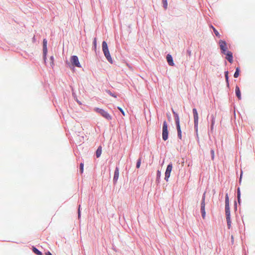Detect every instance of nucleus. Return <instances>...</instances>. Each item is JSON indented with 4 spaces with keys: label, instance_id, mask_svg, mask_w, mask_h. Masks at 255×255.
I'll list each match as a JSON object with an SVG mask.
<instances>
[{
    "label": "nucleus",
    "instance_id": "5",
    "mask_svg": "<svg viewBox=\"0 0 255 255\" xmlns=\"http://www.w3.org/2000/svg\"><path fill=\"white\" fill-rule=\"evenodd\" d=\"M225 212H226V219L227 222V225L230 228L231 224V218H230V207L229 206H225Z\"/></svg>",
    "mask_w": 255,
    "mask_h": 255
},
{
    "label": "nucleus",
    "instance_id": "6",
    "mask_svg": "<svg viewBox=\"0 0 255 255\" xmlns=\"http://www.w3.org/2000/svg\"><path fill=\"white\" fill-rule=\"evenodd\" d=\"M219 44L220 49L222 50V52L223 54H226V53L227 52V46L226 42L224 40H221L219 41Z\"/></svg>",
    "mask_w": 255,
    "mask_h": 255
},
{
    "label": "nucleus",
    "instance_id": "12",
    "mask_svg": "<svg viewBox=\"0 0 255 255\" xmlns=\"http://www.w3.org/2000/svg\"><path fill=\"white\" fill-rule=\"evenodd\" d=\"M119 176V170L118 167H116L114 172V176L113 178V180L114 183H116L118 180Z\"/></svg>",
    "mask_w": 255,
    "mask_h": 255
},
{
    "label": "nucleus",
    "instance_id": "17",
    "mask_svg": "<svg viewBox=\"0 0 255 255\" xmlns=\"http://www.w3.org/2000/svg\"><path fill=\"white\" fill-rule=\"evenodd\" d=\"M32 251L33 252L37 255H42V253L38 251L36 248L33 247L32 248Z\"/></svg>",
    "mask_w": 255,
    "mask_h": 255
},
{
    "label": "nucleus",
    "instance_id": "2",
    "mask_svg": "<svg viewBox=\"0 0 255 255\" xmlns=\"http://www.w3.org/2000/svg\"><path fill=\"white\" fill-rule=\"evenodd\" d=\"M162 136L164 141L166 140L168 137V126L165 121L163 123Z\"/></svg>",
    "mask_w": 255,
    "mask_h": 255
},
{
    "label": "nucleus",
    "instance_id": "15",
    "mask_svg": "<svg viewBox=\"0 0 255 255\" xmlns=\"http://www.w3.org/2000/svg\"><path fill=\"white\" fill-rule=\"evenodd\" d=\"M201 211L203 218L205 219L206 216L205 206H201Z\"/></svg>",
    "mask_w": 255,
    "mask_h": 255
},
{
    "label": "nucleus",
    "instance_id": "38",
    "mask_svg": "<svg viewBox=\"0 0 255 255\" xmlns=\"http://www.w3.org/2000/svg\"><path fill=\"white\" fill-rule=\"evenodd\" d=\"M213 27H213V26H211V28H213Z\"/></svg>",
    "mask_w": 255,
    "mask_h": 255
},
{
    "label": "nucleus",
    "instance_id": "18",
    "mask_svg": "<svg viewBox=\"0 0 255 255\" xmlns=\"http://www.w3.org/2000/svg\"><path fill=\"white\" fill-rule=\"evenodd\" d=\"M240 72V68L239 67H237L236 69V72L234 75L235 78H238L239 76Z\"/></svg>",
    "mask_w": 255,
    "mask_h": 255
},
{
    "label": "nucleus",
    "instance_id": "7",
    "mask_svg": "<svg viewBox=\"0 0 255 255\" xmlns=\"http://www.w3.org/2000/svg\"><path fill=\"white\" fill-rule=\"evenodd\" d=\"M172 165L171 163V164H169V165H168L166 170V171H165V180H166L167 181H168V178L170 177V173L172 171Z\"/></svg>",
    "mask_w": 255,
    "mask_h": 255
},
{
    "label": "nucleus",
    "instance_id": "27",
    "mask_svg": "<svg viewBox=\"0 0 255 255\" xmlns=\"http://www.w3.org/2000/svg\"><path fill=\"white\" fill-rule=\"evenodd\" d=\"M225 78H226V80L227 82H228V71H226L225 72Z\"/></svg>",
    "mask_w": 255,
    "mask_h": 255
},
{
    "label": "nucleus",
    "instance_id": "1",
    "mask_svg": "<svg viewBox=\"0 0 255 255\" xmlns=\"http://www.w3.org/2000/svg\"><path fill=\"white\" fill-rule=\"evenodd\" d=\"M102 49L104 55L108 61L111 63H113V60L110 55V53L108 47V45L106 41H103L102 43Z\"/></svg>",
    "mask_w": 255,
    "mask_h": 255
},
{
    "label": "nucleus",
    "instance_id": "8",
    "mask_svg": "<svg viewBox=\"0 0 255 255\" xmlns=\"http://www.w3.org/2000/svg\"><path fill=\"white\" fill-rule=\"evenodd\" d=\"M193 113L194 117V126L195 128H197L198 125V114L197 111L196 109H193Z\"/></svg>",
    "mask_w": 255,
    "mask_h": 255
},
{
    "label": "nucleus",
    "instance_id": "14",
    "mask_svg": "<svg viewBox=\"0 0 255 255\" xmlns=\"http://www.w3.org/2000/svg\"><path fill=\"white\" fill-rule=\"evenodd\" d=\"M235 92H236V96L238 97V98L239 99V100H241V91L240 90V88L238 86H236V87Z\"/></svg>",
    "mask_w": 255,
    "mask_h": 255
},
{
    "label": "nucleus",
    "instance_id": "29",
    "mask_svg": "<svg viewBox=\"0 0 255 255\" xmlns=\"http://www.w3.org/2000/svg\"><path fill=\"white\" fill-rule=\"evenodd\" d=\"M241 196V192L240 190V188L238 189V197Z\"/></svg>",
    "mask_w": 255,
    "mask_h": 255
},
{
    "label": "nucleus",
    "instance_id": "16",
    "mask_svg": "<svg viewBox=\"0 0 255 255\" xmlns=\"http://www.w3.org/2000/svg\"><path fill=\"white\" fill-rule=\"evenodd\" d=\"M102 154V147L100 146H99L97 151H96V156L97 157H99Z\"/></svg>",
    "mask_w": 255,
    "mask_h": 255
},
{
    "label": "nucleus",
    "instance_id": "32",
    "mask_svg": "<svg viewBox=\"0 0 255 255\" xmlns=\"http://www.w3.org/2000/svg\"><path fill=\"white\" fill-rule=\"evenodd\" d=\"M46 255H52V254L49 252H48L46 253Z\"/></svg>",
    "mask_w": 255,
    "mask_h": 255
},
{
    "label": "nucleus",
    "instance_id": "23",
    "mask_svg": "<svg viewBox=\"0 0 255 255\" xmlns=\"http://www.w3.org/2000/svg\"><path fill=\"white\" fill-rule=\"evenodd\" d=\"M140 164H141V159L139 158L137 160V163H136V168H139L140 167Z\"/></svg>",
    "mask_w": 255,
    "mask_h": 255
},
{
    "label": "nucleus",
    "instance_id": "26",
    "mask_svg": "<svg viewBox=\"0 0 255 255\" xmlns=\"http://www.w3.org/2000/svg\"><path fill=\"white\" fill-rule=\"evenodd\" d=\"M118 109L120 111V112L122 113L123 116H125V112L121 107H118Z\"/></svg>",
    "mask_w": 255,
    "mask_h": 255
},
{
    "label": "nucleus",
    "instance_id": "4",
    "mask_svg": "<svg viewBox=\"0 0 255 255\" xmlns=\"http://www.w3.org/2000/svg\"><path fill=\"white\" fill-rule=\"evenodd\" d=\"M175 123H176V127H177L178 136L180 139H181V138H182L181 129L180 126L179 118L177 114H176V116L175 117Z\"/></svg>",
    "mask_w": 255,
    "mask_h": 255
},
{
    "label": "nucleus",
    "instance_id": "9",
    "mask_svg": "<svg viewBox=\"0 0 255 255\" xmlns=\"http://www.w3.org/2000/svg\"><path fill=\"white\" fill-rule=\"evenodd\" d=\"M47 41L46 39H44L43 40V58L44 61H45L46 58V54L47 53Z\"/></svg>",
    "mask_w": 255,
    "mask_h": 255
},
{
    "label": "nucleus",
    "instance_id": "19",
    "mask_svg": "<svg viewBox=\"0 0 255 255\" xmlns=\"http://www.w3.org/2000/svg\"><path fill=\"white\" fill-rule=\"evenodd\" d=\"M205 195L206 192H204L203 195L201 206H205Z\"/></svg>",
    "mask_w": 255,
    "mask_h": 255
},
{
    "label": "nucleus",
    "instance_id": "34",
    "mask_svg": "<svg viewBox=\"0 0 255 255\" xmlns=\"http://www.w3.org/2000/svg\"><path fill=\"white\" fill-rule=\"evenodd\" d=\"M51 59L52 60H53V57L52 56V57H51Z\"/></svg>",
    "mask_w": 255,
    "mask_h": 255
},
{
    "label": "nucleus",
    "instance_id": "20",
    "mask_svg": "<svg viewBox=\"0 0 255 255\" xmlns=\"http://www.w3.org/2000/svg\"><path fill=\"white\" fill-rule=\"evenodd\" d=\"M227 205L228 206H229V201L228 194H226L225 198V206H227Z\"/></svg>",
    "mask_w": 255,
    "mask_h": 255
},
{
    "label": "nucleus",
    "instance_id": "21",
    "mask_svg": "<svg viewBox=\"0 0 255 255\" xmlns=\"http://www.w3.org/2000/svg\"><path fill=\"white\" fill-rule=\"evenodd\" d=\"M212 124H211V130H212L213 129V127H214V125L215 122V117L213 115L212 116Z\"/></svg>",
    "mask_w": 255,
    "mask_h": 255
},
{
    "label": "nucleus",
    "instance_id": "35",
    "mask_svg": "<svg viewBox=\"0 0 255 255\" xmlns=\"http://www.w3.org/2000/svg\"><path fill=\"white\" fill-rule=\"evenodd\" d=\"M242 174H241V175H240V179H241L242 178Z\"/></svg>",
    "mask_w": 255,
    "mask_h": 255
},
{
    "label": "nucleus",
    "instance_id": "10",
    "mask_svg": "<svg viewBox=\"0 0 255 255\" xmlns=\"http://www.w3.org/2000/svg\"><path fill=\"white\" fill-rule=\"evenodd\" d=\"M71 62L73 65L76 67H80L81 65L79 61L78 58L76 56H72L71 58Z\"/></svg>",
    "mask_w": 255,
    "mask_h": 255
},
{
    "label": "nucleus",
    "instance_id": "33",
    "mask_svg": "<svg viewBox=\"0 0 255 255\" xmlns=\"http://www.w3.org/2000/svg\"><path fill=\"white\" fill-rule=\"evenodd\" d=\"M94 43H95V44H96V38L94 39Z\"/></svg>",
    "mask_w": 255,
    "mask_h": 255
},
{
    "label": "nucleus",
    "instance_id": "25",
    "mask_svg": "<svg viewBox=\"0 0 255 255\" xmlns=\"http://www.w3.org/2000/svg\"><path fill=\"white\" fill-rule=\"evenodd\" d=\"M80 172H81V173H83V169H84V164H83V163H81L80 164Z\"/></svg>",
    "mask_w": 255,
    "mask_h": 255
},
{
    "label": "nucleus",
    "instance_id": "30",
    "mask_svg": "<svg viewBox=\"0 0 255 255\" xmlns=\"http://www.w3.org/2000/svg\"><path fill=\"white\" fill-rule=\"evenodd\" d=\"M80 205H79V209H78V217L79 218H80Z\"/></svg>",
    "mask_w": 255,
    "mask_h": 255
},
{
    "label": "nucleus",
    "instance_id": "3",
    "mask_svg": "<svg viewBox=\"0 0 255 255\" xmlns=\"http://www.w3.org/2000/svg\"><path fill=\"white\" fill-rule=\"evenodd\" d=\"M94 111L101 115L104 118L108 120H111L112 117L110 115L103 109H101L98 108H95Z\"/></svg>",
    "mask_w": 255,
    "mask_h": 255
},
{
    "label": "nucleus",
    "instance_id": "22",
    "mask_svg": "<svg viewBox=\"0 0 255 255\" xmlns=\"http://www.w3.org/2000/svg\"><path fill=\"white\" fill-rule=\"evenodd\" d=\"M162 1L164 7L165 8V9H166L167 7V0H162Z\"/></svg>",
    "mask_w": 255,
    "mask_h": 255
},
{
    "label": "nucleus",
    "instance_id": "36",
    "mask_svg": "<svg viewBox=\"0 0 255 255\" xmlns=\"http://www.w3.org/2000/svg\"><path fill=\"white\" fill-rule=\"evenodd\" d=\"M212 153L213 154H214V151L213 150H212Z\"/></svg>",
    "mask_w": 255,
    "mask_h": 255
},
{
    "label": "nucleus",
    "instance_id": "11",
    "mask_svg": "<svg viewBox=\"0 0 255 255\" xmlns=\"http://www.w3.org/2000/svg\"><path fill=\"white\" fill-rule=\"evenodd\" d=\"M225 54L226 55V59H227L230 63H232L233 62L232 53L231 51H227Z\"/></svg>",
    "mask_w": 255,
    "mask_h": 255
},
{
    "label": "nucleus",
    "instance_id": "28",
    "mask_svg": "<svg viewBox=\"0 0 255 255\" xmlns=\"http://www.w3.org/2000/svg\"><path fill=\"white\" fill-rule=\"evenodd\" d=\"M107 93H108L109 94H110L111 96H112L114 97V98H116V97H117V96H116L115 94H114L112 93L110 91H107Z\"/></svg>",
    "mask_w": 255,
    "mask_h": 255
},
{
    "label": "nucleus",
    "instance_id": "37",
    "mask_svg": "<svg viewBox=\"0 0 255 255\" xmlns=\"http://www.w3.org/2000/svg\"><path fill=\"white\" fill-rule=\"evenodd\" d=\"M213 27H213V26H211V28H213Z\"/></svg>",
    "mask_w": 255,
    "mask_h": 255
},
{
    "label": "nucleus",
    "instance_id": "13",
    "mask_svg": "<svg viewBox=\"0 0 255 255\" xmlns=\"http://www.w3.org/2000/svg\"><path fill=\"white\" fill-rule=\"evenodd\" d=\"M166 59L169 65L174 66V63L173 62V59L171 55L167 54Z\"/></svg>",
    "mask_w": 255,
    "mask_h": 255
},
{
    "label": "nucleus",
    "instance_id": "31",
    "mask_svg": "<svg viewBox=\"0 0 255 255\" xmlns=\"http://www.w3.org/2000/svg\"><path fill=\"white\" fill-rule=\"evenodd\" d=\"M240 200H241V196L238 197V201L239 203H240Z\"/></svg>",
    "mask_w": 255,
    "mask_h": 255
},
{
    "label": "nucleus",
    "instance_id": "24",
    "mask_svg": "<svg viewBox=\"0 0 255 255\" xmlns=\"http://www.w3.org/2000/svg\"><path fill=\"white\" fill-rule=\"evenodd\" d=\"M213 30H214V32L215 35L217 36L220 37V35L219 33L218 32V31L214 27H213Z\"/></svg>",
    "mask_w": 255,
    "mask_h": 255
}]
</instances>
